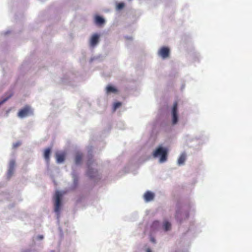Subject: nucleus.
Masks as SVG:
<instances>
[{
  "instance_id": "obj_25",
  "label": "nucleus",
  "mask_w": 252,
  "mask_h": 252,
  "mask_svg": "<svg viewBox=\"0 0 252 252\" xmlns=\"http://www.w3.org/2000/svg\"><path fill=\"white\" fill-rule=\"evenodd\" d=\"M59 230H60V231H62V230H61V227H59Z\"/></svg>"
},
{
  "instance_id": "obj_20",
  "label": "nucleus",
  "mask_w": 252,
  "mask_h": 252,
  "mask_svg": "<svg viewBox=\"0 0 252 252\" xmlns=\"http://www.w3.org/2000/svg\"><path fill=\"white\" fill-rule=\"evenodd\" d=\"M21 145V143L20 141H18L13 144V148H16Z\"/></svg>"
},
{
  "instance_id": "obj_19",
  "label": "nucleus",
  "mask_w": 252,
  "mask_h": 252,
  "mask_svg": "<svg viewBox=\"0 0 252 252\" xmlns=\"http://www.w3.org/2000/svg\"><path fill=\"white\" fill-rule=\"evenodd\" d=\"M122 105V103L120 102H117L114 104V110L115 111L118 108L120 107Z\"/></svg>"
},
{
  "instance_id": "obj_3",
  "label": "nucleus",
  "mask_w": 252,
  "mask_h": 252,
  "mask_svg": "<svg viewBox=\"0 0 252 252\" xmlns=\"http://www.w3.org/2000/svg\"><path fill=\"white\" fill-rule=\"evenodd\" d=\"M32 114V111L29 106H26L21 109L18 113V116L20 118H24Z\"/></svg>"
},
{
  "instance_id": "obj_2",
  "label": "nucleus",
  "mask_w": 252,
  "mask_h": 252,
  "mask_svg": "<svg viewBox=\"0 0 252 252\" xmlns=\"http://www.w3.org/2000/svg\"><path fill=\"white\" fill-rule=\"evenodd\" d=\"M153 156L154 158L160 157L159 162H163L167 160V150L166 148L159 146L153 152Z\"/></svg>"
},
{
  "instance_id": "obj_15",
  "label": "nucleus",
  "mask_w": 252,
  "mask_h": 252,
  "mask_svg": "<svg viewBox=\"0 0 252 252\" xmlns=\"http://www.w3.org/2000/svg\"><path fill=\"white\" fill-rule=\"evenodd\" d=\"M82 154L80 153H77L75 156V161L77 164L80 163L82 159Z\"/></svg>"
},
{
  "instance_id": "obj_4",
  "label": "nucleus",
  "mask_w": 252,
  "mask_h": 252,
  "mask_svg": "<svg viewBox=\"0 0 252 252\" xmlns=\"http://www.w3.org/2000/svg\"><path fill=\"white\" fill-rule=\"evenodd\" d=\"M16 167V161L15 159H11L8 163V170L7 172V178L9 180L13 176Z\"/></svg>"
},
{
  "instance_id": "obj_10",
  "label": "nucleus",
  "mask_w": 252,
  "mask_h": 252,
  "mask_svg": "<svg viewBox=\"0 0 252 252\" xmlns=\"http://www.w3.org/2000/svg\"><path fill=\"white\" fill-rule=\"evenodd\" d=\"M51 149L50 148L46 149L44 152L43 157L47 163H49L50 161V156L51 154Z\"/></svg>"
},
{
  "instance_id": "obj_6",
  "label": "nucleus",
  "mask_w": 252,
  "mask_h": 252,
  "mask_svg": "<svg viewBox=\"0 0 252 252\" xmlns=\"http://www.w3.org/2000/svg\"><path fill=\"white\" fill-rule=\"evenodd\" d=\"M158 54L162 59H166L169 57L170 49L167 47H162L158 51Z\"/></svg>"
},
{
  "instance_id": "obj_11",
  "label": "nucleus",
  "mask_w": 252,
  "mask_h": 252,
  "mask_svg": "<svg viewBox=\"0 0 252 252\" xmlns=\"http://www.w3.org/2000/svg\"><path fill=\"white\" fill-rule=\"evenodd\" d=\"M95 23L97 25H102L105 23L104 19L99 16H96L94 19Z\"/></svg>"
},
{
  "instance_id": "obj_26",
  "label": "nucleus",
  "mask_w": 252,
  "mask_h": 252,
  "mask_svg": "<svg viewBox=\"0 0 252 252\" xmlns=\"http://www.w3.org/2000/svg\"><path fill=\"white\" fill-rule=\"evenodd\" d=\"M40 0L42 1H43L44 0Z\"/></svg>"
},
{
  "instance_id": "obj_18",
  "label": "nucleus",
  "mask_w": 252,
  "mask_h": 252,
  "mask_svg": "<svg viewBox=\"0 0 252 252\" xmlns=\"http://www.w3.org/2000/svg\"><path fill=\"white\" fill-rule=\"evenodd\" d=\"M125 3L124 2H120L117 4L116 8L118 10L122 9L125 7Z\"/></svg>"
},
{
  "instance_id": "obj_5",
  "label": "nucleus",
  "mask_w": 252,
  "mask_h": 252,
  "mask_svg": "<svg viewBox=\"0 0 252 252\" xmlns=\"http://www.w3.org/2000/svg\"><path fill=\"white\" fill-rule=\"evenodd\" d=\"M50 177L54 184L55 187L58 185V181L61 180V175H59L58 169H54L51 171Z\"/></svg>"
},
{
  "instance_id": "obj_24",
  "label": "nucleus",
  "mask_w": 252,
  "mask_h": 252,
  "mask_svg": "<svg viewBox=\"0 0 252 252\" xmlns=\"http://www.w3.org/2000/svg\"><path fill=\"white\" fill-rule=\"evenodd\" d=\"M147 252H151V250L150 249L147 250Z\"/></svg>"
},
{
  "instance_id": "obj_16",
  "label": "nucleus",
  "mask_w": 252,
  "mask_h": 252,
  "mask_svg": "<svg viewBox=\"0 0 252 252\" xmlns=\"http://www.w3.org/2000/svg\"><path fill=\"white\" fill-rule=\"evenodd\" d=\"M163 227L165 231H168L171 228V224L167 221L164 222Z\"/></svg>"
},
{
  "instance_id": "obj_23",
  "label": "nucleus",
  "mask_w": 252,
  "mask_h": 252,
  "mask_svg": "<svg viewBox=\"0 0 252 252\" xmlns=\"http://www.w3.org/2000/svg\"><path fill=\"white\" fill-rule=\"evenodd\" d=\"M151 241L155 243V240L154 238H152L151 239Z\"/></svg>"
},
{
  "instance_id": "obj_21",
  "label": "nucleus",
  "mask_w": 252,
  "mask_h": 252,
  "mask_svg": "<svg viewBox=\"0 0 252 252\" xmlns=\"http://www.w3.org/2000/svg\"><path fill=\"white\" fill-rule=\"evenodd\" d=\"M11 95H9L8 96L6 97L5 98H3L1 101H0V106L4 103L5 102H6L10 97Z\"/></svg>"
},
{
  "instance_id": "obj_13",
  "label": "nucleus",
  "mask_w": 252,
  "mask_h": 252,
  "mask_svg": "<svg viewBox=\"0 0 252 252\" xmlns=\"http://www.w3.org/2000/svg\"><path fill=\"white\" fill-rule=\"evenodd\" d=\"M186 158V154L183 153L181 154V155L180 156L178 160V163L179 165H181L184 164V162L185 161Z\"/></svg>"
},
{
  "instance_id": "obj_1",
  "label": "nucleus",
  "mask_w": 252,
  "mask_h": 252,
  "mask_svg": "<svg viewBox=\"0 0 252 252\" xmlns=\"http://www.w3.org/2000/svg\"><path fill=\"white\" fill-rule=\"evenodd\" d=\"M63 196V192L61 191L56 189L54 196V212L56 214L58 220H59L60 217V214L62 206Z\"/></svg>"
},
{
  "instance_id": "obj_14",
  "label": "nucleus",
  "mask_w": 252,
  "mask_h": 252,
  "mask_svg": "<svg viewBox=\"0 0 252 252\" xmlns=\"http://www.w3.org/2000/svg\"><path fill=\"white\" fill-rule=\"evenodd\" d=\"M117 91V90L112 86L109 85L106 87V93L108 94L110 93H116Z\"/></svg>"
},
{
  "instance_id": "obj_17",
  "label": "nucleus",
  "mask_w": 252,
  "mask_h": 252,
  "mask_svg": "<svg viewBox=\"0 0 252 252\" xmlns=\"http://www.w3.org/2000/svg\"><path fill=\"white\" fill-rule=\"evenodd\" d=\"M159 226V223L158 221H155L153 222L151 227L153 230L157 229Z\"/></svg>"
},
{
  "instance_id": "obj_22",
  "label": "nucleus",
  "mask_w": 252,
  "mask_h": 252,
  "mask_svg": "<svg viewBox=\"0 0 252 252\" xmlns=\"http://www.w3.org/2000/svg\"><path fill=\"white\" fill-rule=\"evenodd\" d=\"M44 238V236L43 235H38L36 237V239L37 240H42Z\"/></svg>"
},
{
  "instance_id": "obj_12",
  "label": "nucleus",
  "mask_w": 252,
  "mask_h": 252,
  "mask_svg": "<svg viewBox=\"0 0 252 252\" xmlns=\"http://www.w3.org/2000/svg\"><path fill=\"white\" fill-rule=\"evenodd\" d=\"M56 161L58 163L63 162V153H56Z\"/></svg>"
},
{
  "instance_id": "obj_7",
  "label": "nucleus",
  "mask_w": 252,
  "mask_h": 252,
  "mask_svg": "<svg viewBox=\"0 0 252 252\" xmlns=\"http://www.w3.org/2000/svg\"><path fill=\"white\" fill-rule=\"evenodd\" d=\"M177 109H178V103H177V102L176 101L174 103L173 108H172V123L174 125L177 124V123L178 122V121Z\"/></svg>"
},
{
  "instance_id": "obj_9",
  "label": "nucleus",
  "mask_w": 252,
  "mask_h": 252,
  "mask_svg": "<svg viewBox=\"0 0 252 252\" xmlns=\"http://www.w3.org/2000/svg\"><path fill=\"white\" fill-rule=\"evenodd\" d=\"M154 194L149 191L145 192L144 195V199L146 202H149L153 200L154 198Z\"/></svg>"
},
{
  "instance_id": "obj_8",
  "label": "nucleus",
  "mask_w": 252,
  "mask_h": 252,
  "mask_svg": "<svg viewBox=\"0 0 252 252\" xmlns=\"http://www.w3.org/2000/svg\"><path fill=\"white\" fill-rule=\"evenodd\" d=\"M100 35L98 33L93 34L89 41V44L91 47H94L97 45L99 41Z\"/></svg>"
}]
</instances>
